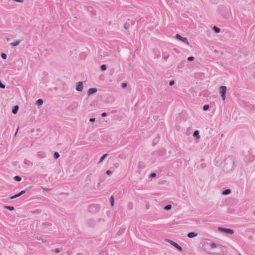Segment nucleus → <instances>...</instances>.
I'll use <instances>...</instances> for the list:
<instances>
[{"mask_svg":"<svg viewBox=\"0 0 255 255\" xmlns=\"http://www.w3.org/2000/svg\"><path fill=\"white\" fill-rule=\"evenodd\" d=\"M194 57L193 56H190L188 58L187 60L188 61H192L194 60Z\"/></svg>","mask_w":255,"mask_h":255,"instance_id":"c85d7f7f","label":"nucleus"},{"mask_svg":"<svg viewBox=\"0 0 255 255\" xmlns=\"http://www.w3.org/2000/svg\"><path fill=\"white\" fill-rule=\"evenodd\" d=\"M100 69L102 71H105L107 69V65L106 64H103L101 66Z\"/></svg>","mask_w":255,"mask_h":255,"instance_id":"aec40b11","label":"nucleus"},{"mask_svg":"<svg viewBox=\"0 0 255 255\" xmlns=\"http://www.w3.org/2000/svg\"><path fill=\"white\" fill-rule=\"evenodd\" d=\"M62 250V248H56L55 249V252L56 253H59V252H61Z\"/></svg>","mask_w":255,"mask_h":255,"instance_id":"c756f323","label":"nucleus"},{"mask_svg":"<svg viewBox=\"0 0 255 255\" xmlns=\"http://www.w3.org/2000/svg\"><path fill=\"white\" fill-rule=\"evenodd\" d=\"M167 241L168 243H170L172 246L175 247L178 251L180 252L182 251L183 250L182 247L179 245H178L176 242L170 239L167 240Z\"/></svg>","mask_w":255,"mask_h":255,"instance_id":"7ed1b4c3","label":"nucleus"},{"mask_svg":"<svg viewBox=\"0 0 255 255\" xmlns=\"http://www.w3.org/2000/svg\"><path fill=\"white\" fill-rule=\"evenodd\" d=\"M19 106L18 105H15L13 107V109H12V112L13 114H16L18 112V111L19 110Z\"/></svg>","mask_w":255,"mask_h":255,"instance_id":"6e6552de","label":"nucleus"},{"mask_svg":"<svg viewBox=\"0 0 255 255\" xmlns=\"http://www.w3.org/2000/svg\"><path fill=\"white\" fill-rule=\"evenodd\" d=\"M231 192V190L230 189H227L222 192V194L227 195L229 194Z\"/></svg>","mask_w":255,"mask_h":255,"instance_id":"9d476101","label":"nucleus"},{"mask_svg":"<svg viewBox=\"0 0 255 255\" xmlns=\"http://www.w3.org/2000/svg\"><path fill=\"white\" fill-rule=\"evenodd\" d=\"M227 88L225 86H221L220 87V93L222 97L223 100H225L226 99V93Z\"/></svg>","mask_w":255,"mask_h":255,"instance_id":"f03ea898","label":"nucleus"},{"mask_svg":"<svg viewBox=\"0 0 255 255\" xmlns=\"http://www.w3.org/2000/svg\"><path fill=\"white\" fill-rule=\"evenodd\" d=\"M91 175H88V176H87L86 180H87V181H88H88H91Z\"/></svg>","mask_w":255,"mask_h":255,"instance_id":"72a5a7b5","label":"nucleus"},{"mask_svg":"<svg viewBox=\"0 0 255 255\" xmlns=\"http://www.w3.org/2000/svg\"><path fill=\"white\" fill-rule=\"evenodd\" d=\"M0 87L2 89H4L5 88V85L2 83V82L0 80Z\"/></svg>","mask_w":255,"mask_h":255,"instance_id":"a878e982","label":"nucleus"},{"mask_svg":"<svg viewBox=\"0 0 255 255\" xmlns=\"http://www.w3.org/2000/svg\"><path fill=\"white\" fill-rule=\"evenodd\" d=\"M90 122H94L95 121V118H91L89 120Z\"/></svg>","mask_w":255,"mask_h":255,"instance_id":"4c0bfd02","label":"nucleus"},{"mask_svg":"<svg viewBox=\"0 0 255 255\" xmlns=\"http://www.w3.org/2000/svg\"><path fill=\"white\" fill-rule=\"evenodd\" d=\"M211 248H214L217 247V245L215 243H212L210 244Z\"/></svg>","mask_w":255,"mask_h":255,"instance_id":"bb28decb","label":"nucleus"},{"mask_svg":"<svg viewBox=\"0 0 255 255\" xmlns=\"http://www.w3.org/2000/svg\"><path fill=\"white\" fill-rule=\"evenodd\" d=\"M209 108V106L208 104H206L203 106V109L204 111L207 110Z\"/></svg>","mask_w":255,"mask_h":255,"instance_id":"393cba45","label":"nucleus"},{"mask_svg":"<svg viewBox=\"0 0 255 255\" xmlns=\"http://www.w3.org/2000/svg\"><path fill=\"white\" fill-rule=\"evenodd\" d=\"M124 28L126 29H128L130 27V24L129 23H128V22H126L124 25Z\"/></svg>","mask_w":255,"mask_h":255,"instance_id":"2eb2a0df","label":"nucleus"},{"mask_svg":"<svg viewBox=\"0 0 255 255\" xmlns=\"http://www.w3.org/2000/svg\"><path fill=\"white\" fill-rule=\"evenodd\" d=\"M42 242H46V240H43V239H42Z\"/></svg>","mask_w":255,"mask_h":255,"instance_id":"37998d69","label":"nucleus"},{"mask_svg":"<svg viewBox=\"0 0 255 255\" xmlns=\"http://www.w3.org/2000/svg\"><path fill=\"white\" fill-rule=\"evenodd\" d=\"M232 164H233V166H232V169H234V164H235V161H232Z\"/></svg>","mask_w":255,"mask_h":255,"instance_id":"79ce46f5","label":"nucleus"},{"mask_svg":"<svg viewBox=\"0 0 255 255\" xmlns=\"http://www.w3.org/2000/svg\"><path fill=\"white\" fill-rule=\"evenodd\" d=\"M172 205L171 204H168L164 207L165 210H169L171 209Z\"/></svg>","mask_w":255,"mask_h":255,"instance_id":"f3484780","label":"nucleus"},{"mask_svg":"<svg viewBox=\"0 0 255 255\" xmlns=\"http://www.w3.org/2000/svg\"><path fill=\"white\" fill-rule=\"evenodd\" d=\"M127 83H122V88H126V87H127Z\"/></svg>","mask_w":255,"mask_h":255,"instance_id":"c9c22d12","label":"nucleus"},{"mask_svg":"<svg viewBox=\"0 0 255 255\" xmlns=\"http://www.w3.org/2000/svg\"><path fill=\"white\" fill-rule=\"evenodd\" d=\"M76 89L78 91L81 92L83 89V82L81 81L79 82L76 87Z\"/></svg>","mask_w":255,"mask_h":255,"instance_id":"39448f33","label":"nucleus"},{"mask_svg":"<svg viewBox=\"0 0 255 255\" xmlns=\"http://www.w3.org/2000/svg\"><path fill=\"white\" fill-rule=\"evenodd\" d=\"M4 208L10 211H13L14 210V207L13 206H5Z\"/></svg>","mask_w":255,"mask_h":255,"instance_id":"a211bd4d","label":"nucleus"},{"mask_svg":"<svg viewBox=\"0 0 255 255\" xmlns=\"http://www.w3.org/2000/svg\"><path fill=\"white\" fill-rule=\"evenodd\" d=\"M193 136L195 137L196 139H199L200 138V135H199V132L198 130H196L193 133Z\"/></svg>","mask_w":255,"mask_h":255,"instance_id":"1a4fd4ad","label":"nucleus"},{"mask_svg":"<svg viewBox=\"0 0 255 255\" xmlns=\"http://www.w3.org/2000/svg\"><path fill=\"white\" fill-rule=\"evenodd\" d=\"M239 255H241V254H239Z\"/></svg>","mask_w":255,"mask_h":255,"instance_id":"c03bdc74","label":"nucleus"},{"mask_svg":"<svg viewBox=\"0 0 255 255\" xmlns=\"http://www.w3.org/2000/svg\"><path fill=\"white\" fill-rule=\"evenodd\" d=\"M197 236V233L191 232H189L187 234V237L189 238H192Z\"/></svg>","mask_w":255,"mask_h":255,"instance_id":"0eeeda50","label":"nucleus"},{"mask_svg":"<svg viewBox=\"0 0 255 255\" xmlns=\"http://www.w3.org/2000/svg\"><path fill=\"white\" fill-rule=\"evenodd\" d=\"M97 91V89L96 88H91L88 91V95H90L95 93Z\"/></svg>","mask_w":255,"mask_h":255,"instance_id":"423d86ee","label":"nucleus"},{"mask_svg":"<svg viewBox=\"0 0 255 255\" xmlns=\"http://www.w3.org/2000/svg\"><path fill=\"white\" fill-rule=\"evenodd\" d=\"M41 157L43 158L45 157V154L44 153H42L41 154H40Z\"/></svg>","mask_w":255,"mask_h":255,"instance_id":"a19ab883","label":"nucleus"},{"mask_svg":"<svg viewBox=\"0 0 255 255\" xmlns=\"http://www.w3.org/2000/svg\"><path fill=\"white\" fill-rule=\"evenodd\" d=\"M218 230L221 232H223L227 234L232 235L234 234V231L231 229L220 227H218Z\"/></svg>","mask_w":255,"mask_h":255,"instance_id":"f257e3e1","label":"nucleus"},{"mask_svg":"<svg viewBox=\"0 0 255 255\" xmlns=\"http://www.w3.org/2000/svg\"><path fill=\"white\" fill-rule=\"evenodd\" d=\"M110 203L111 204V205L113 206L114 205V197L113 196H111L110 197Z\"/></svg>","mask_w":255,"mask_h":255,"instance_id":"4be33fe9","label":"nucleus"},{"mask_svg":"<svg viewBox=\"0 0 255 255\" xmlns=\"http://www.w3.org/2000/svg\"><path fill=\"white\" fill-rule=\"evenodd\" d=\"M213 30L216 33H218L220 32V29L216 26H214L213 27Z\"/></svg>","mask_w":255,"mask_h":255,"instance_id":"9b49d317","label":"nucleus"},{"mask_svg":"<svg viewBox=\"0 0 255 255\" xmlns=\"http://www.w3.org/2000/svg\"><path fill=\"white\" fill-rule=\"evenodd\" d=\"M107 115V113H106V112H103V113H102V114H101V116H102V117H105V116H106Z\"/></svg>","mask_w":255,"mask_h":255,"instance_id":"ea45409f","label":"nucleus"},{"mask_svg":"<svg viewBox=\"0 0 255 255\" xmlns=\"http://www.w3.org/2000/svg\"><path fill=\"white\" fill-rule=\"evenodd\" d=\"M108 156V154L106 153L104 154L100 159L99 161V163H101L103 161V160Z\"/></svg>","mask_w":255,"mask_h":255,"instance_id":"ddd939ff","label":"nucleus"},{"mask_svg":"<svg viewBox=\"0 0 255 255\" xmlns=\"http://www.w3.org/2000/svg\"><path fill=\"white\" fill-rule=\"evenodd\" d=\"M89 224L90 226H93L95 224V221L93 220H90L89 221Z\"/></svg>","mask_w":255,"mask_h":255,"instance_id":"5701e85b","label":"nucleus"},{"mask_svg":"<svg viewBox=\"0 0 255 255\" xmlns=\"http://www.w3.org/2000/svg\"><path fill=\"white\" fill-rule=\"evenodd\" d=\"M42 188L43 190V191H46V192H48L51 190L50 189L47 188L42 187Z\"/></svg>","mask_w":255,"mask_h":255,"instance_id":"2f4dec72","label":"nucleus"},{"mask_svg":"<svg viewBox=\"0 0 255 255\" xmlns=\"http://www.w3.org/2000/svg\"><path fill=\"white\" fill-rule=\"evenodd\" d=\"M158 138H155L153 141V144H156L158 142Z\"/></svg>","mask_w":255,"mask_h":255,"instance_id":"473e14b6","label":"nucleus"},{"mask_svg":"<svg viewBox=\"0 0 255 255\" xmlns=\"http://www.w3.org/2000/svg\"><path fill=\"white\" fill-rule=\"evenodd\" d=\"M20 195H19V193H18V194H16V195H14V196H11V197H10V199H13L16 198H17V197H20Z\"/></svg>","mask_w":255,"mask_h":255,"instance_id":"b1692460","label":"nucleus"},{"mask_svg":"<svg viewBox=\"0 0 255 255\" xmlns=\"http://www.w3.org/2000/svg\"><path fill=\"white\" fill-rule=\"evenodd\" d=\"M138 167L140 168H142L145 167V164L143 162H139L138 163Z\"/></svg>","mask_w":255,"mask_h":255,"instance_id":"dca6fc26","label":"nucleus"},{"mask_svg":"<svg viewBox=\"0 0 255 255\" xmlns=\"http://www.w3.org/2000/svg\"><path fill=\"white\" fill-rule=\"evenodd\" d=\"M21 42V40H18L15 41V42H13L11 43V45L12 46L15 47L19 45Z\"/></svg>","mask_w":255,"mask_h":255,"instance_id":"f8f14e48","label":"nucleus"},{"mask_svg":"<svg viewBox=\"0 0 255 255\" xmlns=\"http://www.w3.org/2000/svg\"><path fill=\"white\" fill-rule=\"evenodd\" d=\"M1 57L3 59H6L7 57V54H5V53H2L1 54Z\"/></svg>","mask_w":255,"mask_h":255,"instance_id":"cd10ccee","label":"nucleus"},{"mask_svg":"<svg viewBox=\"0 0 255 255\" xmlns=\"http://www.w3.org/2000/svg\"><path fill=\"white\" fill-rule=\"evenodd\" d=\"M14 179L15 181L19 182L22 180V178L19 176H15L14 177Z\"/></svg>","mask_w":255,"mask_h":255,"instance_id":"412c9836","label":"nucleus"},{"mask_svg":"<svg viewBox=\"0 0 255 255\" xmlns=\"http://www.w3.org/2000/svg\"><path fill=\"white\" fill-rule=\"evenodd\" d=\"M53 157L55 159H57L59 158L60 155L57 152H55L54 153Z\"/></svg>","mask_w":255,"mask_h":255,"instance_id":"6ab92c4d","label":"nucleus"},{"mask_svg":"<svg viewBox=\"0 0 255 255\" xmlns=\"http://www.w3.org/2000/svg\"><path fill=\"white\" fill-rule=\"evenodd\" d=\"M111 174V170H107V171H106V174H107V175H110Z\"/></svg>","mask_w":255,"mask_h":255,"instance_id":"58836bf2","label":"nucleus"},{"mask_svg":"<svg viewBox=\"0 0 255 255\" xmlns=\"http://www.w3.org/2000/svg\"><path fill=\"white\" fill-rule=\"evenodd\" d=\"M175 37L181 40V41L183 42L184 43L189 44V42L187 38L186 37H182L180 34H177L175 36Z\"/></svg>","mask_w":255,"mask_h":255,"instance_id":"20e7f679","label":"nucleus"},{"mask_svg":"<svg viewBox=\"0 0 255 255\" xmlns=\"http://www.w3.org/2000/svg\"><path fill=\"white\" fill-rule=\"evenodd\" d=\"M43 103V100L42 99H39L36 101V104L38 105H41Z\"/></svg>","mask_w":255,"mask_h":255,"instance_id":"4468645a","label":"nucleus"},{"mask_svg":"<svg viewBox=\"0 0 255 255\" xmlns=\"http://www.w3.org/2000/svg\"><path fill=\"white\" fill-rule=\"evenodd\" d=\"M156 176V174L155 173H152L150 174V177L155 178Z\"/></svg>","mask_w":255,"mask_h":255,"instance_id":"7c9ffc66","label":"nucleus"},{"mask_svg":"<svg viewBox=\"0 0 255 255\" xmlns=\"http://www.w3.org/2000/svg\"><path fill=\"white\" fill-rule=\"evenodd\" d=\"M175 83V81L174 80H171L170 82H169V85L170 86H172Z\"/></svg>","mask_w":255,"mask_h":255,"instance_id":"f704fd0d","label":"nucleus"},{"mask_svg":"<svg viewBox=\"0 0 255 255\" xmlns=\"http://www.w3.org/2000/svg\"><path fill=\"white\" fill-rule=\"evenodd\" d=\"M25 192H26L25 190H22L20 193H19V195L21 196L23 194H24Z\"/></svg>","mask_w":255,"mask_h":255,"instance_id":"e433bc0d","label":"nucleus"}]
</instances>
